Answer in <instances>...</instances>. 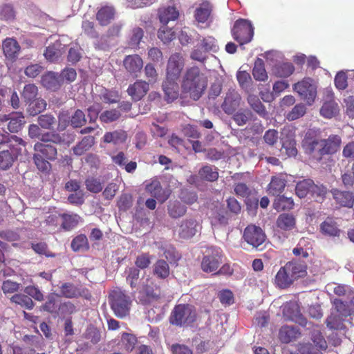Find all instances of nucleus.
<instances>
[{
	"instance_id": "obj_1",
	"label": "nucleus",
	"mask_w": 354,
	"mask_h": 354,
	"mask_svg": "<svg viewBox=\"0 0 354 354\" xmlns=\"http://www.w3.org/2000/svg\"><path fill=\"white\" fill-rule=\"evenodd\" d=\"M341 139L338 136L332 135L327 139L317 140L311 137V133L307 132L303 140L306 151L315 158L319 159L320 156L335 153L339 148Z\"/></svg>"
},
{
	"instance_id": "obj_2",
	"label": "nucleus",
	"mask_w": 354,
	"mask_h": 354,
	"mask_svg": "<svg viewBox=\"0 0 354 354\" xmlns=\"http://www.w3.org/2000/svg\"><path fill=\"white\" fill-rule=\"evenodd\" d=\"M7 144L8 149H3L0 152V168L6 170L9 169L14 160L22 153L26 151L25 142L16 136L7 135L3 137L0 140V145Z\"/></svg>"
},
{
	"instance_id": "obj_3",
	"label": "nucleus",
	"mask_w": 354,
	"mask_h": 354,
	"mask_svg": "<svg viewBox=\"0 0 354 354\" xmlns=\"http://www.w3.org/2000/svg\"><path fill=\"white\" fill-rule=\"evenodd\" d=\"M207 82V77L200 73L198 68H192L187 72L182 87L190 97L197 100L205 90Z\"/></svg>"
},
{
	"instance_id": "obj_4",
	"label": "nucleus",
	"mask_w": 354,
	"mask_h": 354,
	"mask_svg": "<svg viewBox=\"0 0 354 354\" xmlns=\"http://www.w3.org/2000/svg\"><path fill=\"white\" fill-rule=\"evenodd\" d=\"M196 319L195 308L188 304H179L174 307L169 317V322L177 326H188Z\"/></svg>"
},
{
	"instance_id": "obj_5",
	"label": "nucleus",
	"mask_w": 354,
	"mask_h": 354,
	"mask_svg": "<svg viewBox=\"0 0 354 354\" xmlns=\"http://www.w3.org/2000/svg\"><path fill=\"white\" fill-rule=\"evenodd\" d=\"M317 86L314 80L310 78H304L293 85V90L308 105H312L317 97Z\"/></svg>"
},
{
	"instance_id": "obj_6",
	"label": "nucleus",
	"mask_w": 354,
	"mask_h": 354,
	"mask_svg": "<svg viewBox=\"0 0 354 354\" xmlns=\"http://www.w3.org/2000/svg\"><path fill=\"white\" fill-rule=\"evenodd\" d=\"M232 33L234 39L241 45H243L252 40L254 28L250 21L240 19L234 23Z\"/></svg>"
},
{
	"instance_id": "obj_7",
	"label": "nucleus",
	"mask_w": 354,
	"mask_h": 354,
	"mask_svg": "<svg viewBox=\"0 0 354 354\" xmlns=\"http://www.w3.org/2000/svg\"><path fill=\"white\" fill-rule=\"evenodd\" d=\"M110 303L112 310L118 317H124L128 315L130 308L129 298L121 290H113L110 296Z\"/></svg>"
},
{
	"instance_id": "obj_8",
	"label": "nucleus",
	"mask_w": 354,
	"mask_h": 354,
	"mask_svg": "<svg viewBox=\"0 0 354 354\" xmlns=\"http://www.w3.org/2000/svg\"><path fill=\"white\" fill-rule=\"evenodd\" d=\"M340 107L335 101L334 93L330 88H326L324 92L322 105L319 109V114L326 119H331L337 116Z\"/></svg>"
},
{
	"instance_id": "obj_9",
	"label": "nucleus",
	"mask_w": 354,
	"mask_h": 354,
	"mask_svg": "<svg viewBox=\"0 0 354 354\" xmlns=\"http://www.w3.org/2000/svg\"><path fill=\"white\" fill-rule=\"evenodd\" d=\"M311 340L313 343H302L299 345L298 351L301 354H322V351L327 348V343L320 331L315 329L313 332Z\"/></svg>"
},
{
	"instance_id": "obj_10",
	"label": "nucleus",
	"mask_w": 354,
	"mask_h": 354,
	"mask_svg": "<svg viewBox=\"0 0 354 354\" xmlns=\"http://www.w3.org/2000/svg\"><path fill=\"white\" fill-rule=\"evenodd\" d=\"M243 239L248 244L257 248L266 241V236L261 227L250 225L245 229Z\"/></svg>"
},
{
	"instance_id": "obj_11",
	"label": "nucleus",
	"mask_w": 354,
	"mask_h": 354,
	"mask_svg": "<svg viewBox=\"0 0 354 354\" xmlns=\"http://www.w3.org/2000/svg\"><path fill=\"white\" fill-rule=\"evenodd\" d=\"M184 66V59L179 53H175L169 58L167 66V80H178Z\"/></svg>"
},
{
	"instance_id": "obj_12",
	"label": "nucleus",
	"mask_w": 354,
	"mask_h": 354,
	"mask_svg": "<svg viewBox=\"0 0 354 354\" xmlns=\"http://www.w3.org/2000/svg\"><path fill=\"white\" fill-rule=\"evenodd\" d=\"M221 263V252L214 249L210 254L204 256L201 262V268L205 272H213L217 270Z\"/></svg>"
},
{
	"instance_id": "obj_13",
	"label": "nucleus",
	"mask_w": 354,
	"mask_h": 354,
	"mask_svg": "<svg viewBox=\"0 0 354 354\" xmlns=\"http://www.w3.org/2000/svg\"><path fill=\"white\" fill-rule=\"evenodd\" d=\"M1 121H8V129L11 133L18 132L26 123L24 116L21 112H14L10 114L4 115L1 118Z\"/></svg>"
},
{
	"instance_id": "obj_14",
	"label": "nucleus",
	"mask_w": 354,
	"mask_h": 354,
	"mask_svg": "<svg viewBox=\"0 0 354 354\" xmlns=\"http://www.w3.org/2000/svg\"><path fill=\"white\" fill-rule=\"evenodd\" d=\"M283 314L288 319L299 322V324L306 326L307 321L301 317L298 304L295 302H290L283 306Z\"/></svg>"
},
{
	"instance_id": "obj_15",
	"label": "nucleus",
	"mask_w": 354,
	"mask_h": 354,
	"mask_svg": "<svg viewBox=\"0 0 354 354\" xmlns=\"http://www.w3.org/2000/svg\"><path fill=\"white\" fill-rule=\"evenodd\" d=\"M149 83L142 80H138L129 85L127 92L134 101L141 100L149 91Z\"/></svg>"
},
{
	"instance_id": "obj_16",
	"label": "nucleus",
	"mask_w": 354,
	"mask_h": 354,
	"mask_svg": "<svg viewBox=\"0 0 354 354\" xmlns=\"http://www.w3.org/2000/svg\"><path fill=\"white\" fill-rule=\"evenodd\" d=\"M200 228V225L196 221L185 220L180 225L178 234L183 239H189L194 236Z\"/></svg>"
},
{
	"instance_id": "obj_17",
	"label": "nucleus",
	"mask_w": 354,
	"mask_h": 354,
	"mask_svg": "<svg viewBox=\"0 0 354 354\" xmlns=\"http://www.w3.org/2000/svg\"><path fill=\"white\" fill-rule=\"evenodd\" d=\"M123 64L129 73L137 75L143 67V61L138 55H131L126 56Z\"/></svg>"
},
{
	"instance_id": "obj_18",
	"label": "nucleus",
	"mask_w": 354,
	"mask_h": 354,
	"mask_svg": "<svg viewBox=\"0 0 354 354\" xmlns=\"http://www.w3.org/2000/svg\"><path fill=\"white\" fill-rule=\"evenodd\" d=\"M146 190L160 203H164L169 196V192L162 189L160 182L158 180H153L150 184L147 185Z\"/></svg>"
},
{
	"instance_id": "obj_19",
	"label": "nucleus",
	"mask_w": 354,
	"mask_h": 354,
	"mask_svg": "<svg viewBox=\"0 0 354 354\" xmlns=\"http://www.w3.org/2000/svg\"><path fill=\"white\" fill-rule=\"evenodd\" d=\"M165 99L168 102H173L177 99L179 93L178 80H167L162 84Z\"/></svg>"
},
{
	"instance_id": "obj_20",
	"label": "nucleus",
	"mask_w": 354,
	"mask_h": 354,
	"mask_svg": "<svg viewBox=\"0 0 354 354\" xmlns=\"http://www.w3.org/2000/svg\"><path fill=\"white\" fill-rule=\"evenodd\" d=\"M287 177L288 176L286 174H279L278 176H273L268 185L269 194H271L273 196L281 194L286 187Z\"/></svg>"
},
{
	"instance_id": "obj_21",
	"label": "nucleus",
	"mask_w": 354,
	"mask_h": 354,
	"mask_svg": "<svg viewBox=\"0 0 354 354\" xmlns=\"http://www.w3.org/2000/svg\"><path fill=\"white\" fill-rule=\"evenodd\" d=\"M240 96L234 90H230L227 93L225 100L222 104L224 111L228 114L232 113L239 106Z\"/></svg>"
},
{
	"instance_id": "obj_22",
	"label": "nucleus",
	"mask_w": 354,
	"mask_h": 354,
	"mask_svg": "<svg viewBox=\"0 0 354 354\" xmlns=\"http://www.w3.org/2000/svg\"><path fill=\"white\" fill-rule=\"evenodd\" d=\"M276 224L281 231H291L295 228L296 218L291 214L283 213L278 216Z\"/></svg>"
},
{
	"instance_id": "obj_23",
	"label": "nucleus",
	"mask_w": 354,
	"mask_h": 354,
	"mask_svg": "<svg viewBox=\"0 0 354 354\" xmlns=\"http://www.w3.org/2000/svg\"><path fill=\"white\" fill-rule=\"evenodd\" d=\"M294 281L290 273L288 271L286 265L279 269L274 279V283L277 286L282 289L289 287Z\"/></svg>"
},
{
	"instance_id": "obj_24",
	"label": "nucleus",
	"mask_w": 354,
	"mask_h": 354,
	"mask_svg": "<svg viewBox=\"0 0 354 354\" xmlns=\"http://www.w3.org/2000/svg\"><path fill=\"white\" fill-rule=\"evenodd\" d=\"M36 153L48 160H54L57 156V149L52 143L37 142L34 147Z\"/></svg>"
},
{
	"instance_id": "obj_25",
	"label": "nucleus",
	"mask_w": 354,
	"mask_h": 354,
	"mask_svg": "<svg viewBox=\"0 0 354 354\" xmlns=\"http://www.w3.org/2000/svg\"><path fill=\"white\" fill-rule=\"evenodd\" d=\"M286 266L294 280L306 275V266L302 263L290 261L287 263Z\"/></svg>"
},
{
	"instance_id": "obj_26",
	"label": "nucleus",
	"mask_w": 354,
	"mask_h": 354,
	"mask_svg": "<svg viewBox=\"0 0 354 354\" xmlns=\"http://www.w3.org/2000/svg\"><path fill=\"white\" fill-rule=\"evenodd\" d=\"M127 138V136L125 131L116 130L112 132H106L103 137V142L117 145L124 143Z\"/></svg>"
},
{
	"instance_id": "obj_27",
	"label": "nucleus",
	"mask_w": 354,
	"mask_h": 354,
	"mask_svg": "<svg viewBox=\"0 0 354 354\" xmlns=\"http://www.w3.org/2000/svg\"><path fill=\"white\" fill-rule=\"evenodd\" d=\"M41 83L46 88L55 91L59 88L61 80L57 73L48 72L42 76Z\"/></svg>"
},
{
	"instance_id": "obj_28",
	"label": "nucleus",
	"mask_w": 354,
	"mask_h": 354,
	"mask_svg": "<svg viewBox=\"0 0 354 354\" xmlns=\"http://www.w3.org/2000/svg\"><path fill=\"white\" fill-rule=\"evenodd\" d=\"M333 197L336 202L342 206L351 207L354 203V195L351 192L334 190Z\"/></svg>"
},
{
	"instance_id": "obj_29",
	"label": "nucleus",
	"mask_w": 354,
	"mask_h": 354,
	"mask_svg": "<svg viewBox=\"0 0 354 354\" xmlns=\"http://www.w3.org/2000/svg\"><path fill=\"white\" fill-rule=\"evenodd\" d=\"M279 339L283 343H289L298 338L300 333L298 329L294 326H285L279 330Z\"/></svg>"
},
{
	"instance_id": "obj_30",
	"label": "nucleus",
	"mask_w": 354,
	"mask_h": 354,
	"mask_svg": "<svg viewBox=\"0 0 354 354\" xmlns=\"http://www.w3.org/2000/svg\"><path fill=\"white\" fill-rule=\"evenodd\" d=\"M212 11V7L207 1L203 2L196 8L194 13L196 20L198 23H205L207 21Z\"/></svg>"
},
{
	"instance_id": "obj_31",
	"label": "nucleus",
	"mask_w": 354,
	"mask_h": 354,
	"mask_svg": "<svg viewBox=\"0 0 354 354\" xmlns=\"http://www.w3.org/2000/svg\"><path fill=\"white\" fill-rule=\"evenodd\" d=\"M158 13L160 21L163 26H166L169 21L175 20L178 17V12L173 6L161 8Z\"/></svg>"
},
{
	"instance_id": "obj_32",
	"label": "nucleus",
	"mask_w": 354,
	"mask_h": 354,
	"mask_svg": "<svg viewBox=\"0 0 354 354\" xmlns=\"http://www.w3.org/2000/svg\"><path fill=\"white\" fill-rule=\"evenodd\" d=\"M19 48L18 43L13 39L8 38L3 43V53L8 58H15L17 55Z\"/></svg>"
},
{
	"instance_id": "obj_33",
	"label": "nucleus",
	"mask_w": 354,
	"mask_h": 354,
	"mask_svg": "<svg viewBox=\"0 0 354 354\" xmlns=\"http://www.w3.org/2000/svg\"><path fill=\"white\" fill-rule=\"evenodd\" d=\"M320 230L324 235L330 236H338L340 232L335 222L330 218L320 225Z\"/></svg>"
},
{
	"instance_id": "obj_34",
	"label": "nucleus",
	"mask_w": 354,
	"mask_h": 354,
	"mask_svg": "<svg viewBox=\"0 0 354 354\" xmlns=\"http://www.w3.org/2000/svg\"><path fill=\"white\" fill-rule=\"evenodd\" d=\"M115 11L111 6L102 7L97 13V19L102 26L109 24L113 19Z\"/></svg>"
},
{
	"instance_id": "obj_35",
	"label": "nucleus",
	"mask_w": 354,
	"mask_h": 354,
	"mask_svg": "<svg viewBox=\"0 0 354 354\" xmlns=\"http://www.w3.org/2000/svg\"><path fill=\"white\" fill-rule=\"evenodd\" d=\"M94 144V138L93 136H85L73 150L75 155L81 156L88 151Z\"/></svg>"
},
{
	"instance_id": "obj_36",
	"label": "nucleus",
	"mask_w": 354,
	"mask_h": 354,
	"mask_svg": "<svg viewBox=\"0 0 354 354\" xmlns=\"http://www.w3.org/2000/svg\"><path fill=\"white\" fill-rule=\"evenodd\" d=\"M294 202L292 198L284 196H278L274 201L273 207L277 211L291 209L293 208Z\"/></svg>"
},
{
	"instance_id": "obj_37",
	"label": "nucleus",
	"mask_w": 354,
	"mask_h": 354,
	"mask_svg": "<svg viewBox=\"0 0 354 354\" xmlns=\"http://www.w3.org/2000/svg\"><path fill=\"white\" fill-rule=\"evenodd\" d=\"M254 78L257 81H266L268 74L264 67L263 62L261 59L256 60L252 71Z\"/></svg>"
},
{
	"instance_id": "obj_38",
	"label": "nucleus",
	"mask_w": 354,
	"mask_h": 354,
	"mask_svg": "<svg viewBox=\"0 0 354 354\" xmlns=\"http://www.w3.org/2000/svg\"><path fill=\"white\" fill-rule=\"evenodd\" d=\"M295 68L291 63H282L275 66L273 68V73L278 77H288L292 74Z\"/></svg>"
},
{
	"instance_id": "obj_39",
	"label": "nucleus",
	"mask_w": 354,
	"mask_h": 354,
	"mask_svg": "<svg viewBox=\"0 0 354 354\" xmlns=\"http://www.w3.org/2000/svg\"><path fill=\"white\" fill-rule=\"evenodd\" d=\"M200 177L208 181H214L218 177L217 169L213 166L206 165L199 170Z\"/></svg>"
},
{
	"instance_id": "obj_40",
	"label": "nucleus",
	"mask_w": 354,
	"mask_h": 354,
	"mask_svg": "<svg viewBox=\"0 0 354 354\" xmlns=\"http://www.w3.org/2000/svg\"><path fill=\"white\" fill-rule=\"evenodd\" d=\"M282 140V147L281 149V153H286L288 157L295 156L297 153V150L295 147V142L292 138H288L286 140Z\"/></svg>"
},
{
	"instance_id": "obj_41",
	"label": "nucleus",
	"mask_w": 354,
	"mask_h": 354,
	"mask_svg": "<svg viewBox=\"0 0 354 354\" xmlns=\"http://www.w3.org/2000/svg\"><path fill=\"white\" fill-rule=\"evenodd\" d=\"M154 274L161 279H165L169 275V267L164 260H158L153 266Z\"/></svg>"
},
{
	"instance_id": "obj_42",
	"label": "nucleus",
	"mask_w": 354,
	"mask_h": 354,
	"mask_svg": "<svg viewBox=\"0 0 354 354\" xmlns=\"http://www.w3.org/2000/svg\"><path fill=\"white\" fill-rule=\"evenodd\" d=\"M62 225L65 230H69L75 227L80 221V217L75 214H64L62 216Z\"/></svg>"
},
{
	"instance_id": "obj_43",
	"label": "nucleus",
	"mask_w": 354,
	"mask_h": 354,
	"mask_svg": "<svg viewBox=\"0 0 354 354\" xmlns=\"http://www.w3.org/2000/svg\"><path fill=\"white\" fill-rule=\"evenodd\" d=\"M313 180L310 179L299 182L295 188V192L300 198H304L308 193H310Z\"/></svg>"
},
{
	"instance_id": "obj_44",
	"label": "nucleus",
	"mask_w": 354,
	"mask_h": 354,
	"mask_svg": "<svg viewBox=\"0 0 354 354\" xmlns=\"http://www.w3.org/2000/svg\"><path fill=\"white\" fill-rule=\"evenodd\" d=\"M46 107V103L43 99H35L30 102L27 109L31 115H36L44 111Z\"/></svg>"
},
{
	"instance_id": "obj_45",
	"label": "nucleus",
	"mask_w": 354,
	"mask_h": 354,
	"mask_svg": "<svg viewBox=\"0 0 354 354\" xmlns=\"http://www.w3.org/2000/svg\"><path fill=\"white\" fill-rule=\"evenodd\" d=\"M343 317L331 311L330 315L326 319V325L330 329L339 330L343 328Z\"/></svg>"
},
{
	"instance_id": "obj_46",
	"label": "nucleus",
	"mask_w": 354,
	"mask_h": 354,
	"mask_svg": "<svg viewBox=\"0 0 354 354\" xmlns=\"http://www.w3.org/2000/svg\"><path fill=\"white\" fill-rule=\"evenodd\" d=\"M156 245L162 252V255L169 261L175 260L178 258V255L175 248L167 243H157Z\"/></svg>"
},
{
	"instance_id": "obj_47",
	"label": "nucleus",
	"mask_w": 354,
	"mask_h": 354,
	"mask_svg": "<svg viewBox=\"0 0 354 354\" xmlns=\"http://www.w3.org/2000/svg\"><path fill=\"white\" fill-rule=\"evenodd\" d=\"M169 214L173 218L182 216L186 212V207L180 202L170 203L168 207Z\"/></svg>"
},
{
	"instance_id": "obj_48",
	"label": "nucleus",
	"mask_w": 354,
	"mask_h": 354,
	"mask_svg": "<svg viewBox=\"0 0 354 354\" xmlns=\"http://www.w3.org/2000/svg\"><path fill=\"white\" fill-rule=\"evenodd\" d=\"M306 107L304 104H297L286 114V118L289 121L295 120L302 117L306 113Z\"/></svg>"
},
{
	"instance_id": "obj_49",
	"label": "nucleus",
	"mask_w": 354,
	"mask_h": 354,
	"mask_svg": "<svg viewBox=\"0 0 354 354\" xmlns=\"http://www.w3.org/2000/svg\"><path fill=\"white\" fill-rule=\"evenodd\" d=\"M12 302L20 305L21 307L27 309H31L33 307V301L30 297L27 295L17 294L12 297Z\"/></svg>"
},
{
	"instance_id": "obj_50",
	"label": "nucleus",
	"mask_w": 354,
	"mask_h": 354,
	"mask_svg": "<svg viewBox=\"0 0 354 354\" xmlns=\"http://www.w3.org/2000/svg\"><path fill=\"white\" fill-rule=\"evenodd\" d=\"M200 45L207 53H209V52L216 53L218 51V50L219 48L216 39L211 36H207V37H204L201 40Z\"/></svg>"
},
{
	"instance_id": "obj_51",
	"label": "nucleus",
	"mask_w": 354,
	"mask_h": 354,
	"mask_svg": "<svg viewBox=\"0 0 354 354\" xmlns=\"http://www.w3.org/2000/svg\"><path fill=\"white\" fill-rule=\"evenodd\" d=\"M248 103L250 104V106L257 113H259L261 115H266L265 108L257 96L254 95H250L248 97Z\"/></svg>"
},
{
	"instance_id": "obj_52",
	"label": "nucleus",
	"mask_w": 354,
	"mask_h": 354,
	"mask_svg": "<svg viewBox=\"0 0 354 354\" xmlns=\"http://www.w3.org/2000/svg\"><path fill=\"white\" fill-rule=\"evenodd\" d=\"M71 248L74 251L86 250L88 248L86 236L82 234L76 236L71 243Z\"/></svg>"
},
{
	"instance_id": "obj_53",
	"label": "nucleus",
	"mask_w": 354,
	"mask_h": 354,
	"mask_svg": "<svg viewBox=\"0 0 354 354\" xmlns=\"http://www.w3.org/2000/svg\"><path fill=\"white\" fill-rule=\"evenodd\" d=\"M158 38L165 44L175 38V32L167 26H162L158 31Z\"/></svg>"
},
{
	"instance_id": "obj_54",
	"label": "nucleus",
	"mask_w": 354,
	"mask_h": 354,
	"mask_svg": "<svg viewBox=\"0 0 354 354\" xmlns=\"http://www.w3.org/2000/svg\"><path fill=\"white\" fill-rule=\"evenodd\" d=\"M332 311L341 315L342 317H347L351 314L349 307L339 299H335Z\"/></svg>"
},
{
	"instance_id": "obj_55",
	"label": "nucleus",
	"mask_w": 354,
	"mask_h": 354,
	"mask_svg": "<svg viewBox=\"0 0 354 354\" xmlns=\"http://www.w3.org/2000/svg\"><path fill=\"white\" fill-rule=\"evenodd\" d=\"M121 342L125 350L131 351L137 343V339L132 334L123 333L121 337Z\"/></svg>"
},
{
	"instance_id": "obj_56",
	"label": "nucleus",
	"mask_w": 354,
	"mask_h": 354,
	"mask_svg": "<svg viewBox=\"0 0 354 354\" xmlns=\"http://www.w3.org/2000/svg\"><path fill=\"white\" fill-rule=\"evenodd\" d=\"M335 86L338 90H344L348 86L346 72L344 71H339L334 80Z\"/></svg>"
},
{
	"instance_id": "obj_57",
	"label": "nucleus",
	"mask_w": 354,
	"mask_h": 354,
	"mask_svg": "<svg viewBox=\"0 0 354 354\" xmlns=\"http://www.w3.org/2000/svg\"><path fill=\"white\" fill-rule=\"evenodd\" d=\"M145 77L147 79L149 84L156 82L158 77L156 69L152 64H147L144 69Z\"/></svg>"
},
{
	"instance_id": "obj_58",
	"label": "nucleus",
	"mask_w": 354,
	"mask_h": 354,
	"mask_svg": "<svg viewBox=\"0 0 354 354\" xmlns=\"http://www.w3.org/2000/svg\"><path fill=\"white\" fill-rule=\"evenodd\" d=\"M38 122L42 128L52 129L56 123V120L50 115H41L38 118Z\"/></svg>"
},
{
	"instance_id": "obj_59",
	"label": "nucleus",
	"mask_w": 354,
	"mask_h": 354,
	"mask_svg": "<svg viewBox=\"0 0 354 354\" xmlns=\"http://www.w3.org/2000/svg\"><path fill=\"white\" fill-rule=\"evenodd\" d=\"M37 94V87L34 84L26 85L23 91L22 96L26 102L35 100Z\"/></svg>"
},
{
	"instance_id": "obj_60",
	"label": "nucleus",
	"mask_w": 354,
	"mask_h": 354,
	"mask_svg": "<svg viewBox=\"0 0 354 354\" xmlns=\"http://www.w3.org/2000/svg\"><path fill=\"white\" fill-rule=\"evenodd\" d=\"M142 37L143 30L140 28L133 29L129 39V45L131 48H137Z\"/></svg>"
},
{
	"instance_id": "obj_61",
	"label": "nucleus",
	"mask_w": 354,
	"mask_h": 354,
	"mask_svg": "<svg viewBox=\"0 0 354 354\" xmlns=\"http://www.w3.org/2000/svg\"><path fill=\"white\" fill-rule=\"evenodd\" d=\"M61 292L63 296L68 298L75 297L80 294V291L71 283L62 285Z\"/></svg>"
},
{
	"instance_id": "obj_62",
	"label": "nucleus",
	"mask_w": 354,
	"mask_h": 354,
	"mask_svg": "<svg viewBox=\"0 0 354 354\" xmlns=\"http://www.w3.org/2000/svg\"><path fill=\"white\" fill-rule=\"evenodd\" d=\"M120 113L118 110H110L103 112L100 119L104 122H111L118 120L120 117Z\"/></svg>"
},
{
	"instance_id": "obj_63",
	"label": "nucleus",
	"mask_w": 354,
	"mask_h": 354,
	"mask_svg": "<svg viewBox=\"0 0 354 354\" xmlns=\"http://www.w3.org/2000/svg\"><path fill=\"white\" fill-rule=\"evenodd\" d=\"M85 183L87 189L91 192L97 193L102 189V185L99 179L88 178L86 179Z\"/></svg>"
},
{
	"instance_id": "obj_64",
	"label": "nucleus",
	"mask_w": 354,
	"mask_h": 354,
	"mask_svg": "<svg viewBox=\"0 0 354 354\" xmlns=\"http://www.w3.org/2000/svg\"><path fill=\"white\" fill-rule=\"evenodd\" d=\"M71 125L73 127H80L86 122L85 115L81 110H77L71 117Z\"/></svg>"
}]
</instances>
